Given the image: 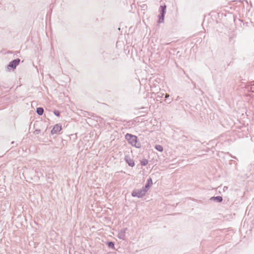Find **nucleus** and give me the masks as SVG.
I'll use <instances>...</instances> for the list:
<instances>
[{"instance_id": "obj_25", "label": "nucleus", "mask_w": 254, "mask_h": 254, "mask_svg": "<svg viewBox=\"0 0 254 254\" xmlns=\"http://www.w3.org/2000/svg\"><path fill=\"white\" fill-rule=\"evenodd\" d=\"M161 94H162L161 93ZM161 97L164 99V96H162V95H161Z\"/></svg>"}, {"instance_id": "obj_17", "label": "nucleus", "mask_w": 254, "mask_h": 254, "mask_svg": "<svg viewBox=\"0 0 254 254\" xmlns=\"http://www.w3.org/2000/svg\"><path fill=\"white\" fill-rule=\"evenodd\" d=\"M83 114L84 117H85L86 115L92 116L93 115L92 113H90L87 111H84V112Z\"/></svg>"}, {"instance_id": "obj_23", "label": "nucleus", "mask_w": 254, "mask_h": 254, "mask_svg": "<svg viewBox=\"0 0 254 254\" xmlns=\"http://www.w3.org/2000/svg\"><path fill=\"white\" fill-rule=\"evenodd\" d=\"M233 63V61H231L229 63L227 64V66L231 65Z\"/></svg>"}, {"instance_id": "obj_20", "label": "nucleus", "mask_w": 254, "mask_h": 254, "mask_svg": "<svg viewBox=\"0 0 254 254\" xmlns=\"http://www.w3.org/2000/svg\"><path fill=\"white\" fill-rule=\"evenodd\" d=\"M136 122V121L135 120H133V121H129L127 122L128 123H131V125H134L135 124V123Z\"/></svg>"}, {"instance_id": "obj_3", "label": "nucleus", "mask_w": 254, "mask_h": 254, "mask_svg": "<svg viewBox=\"0 0 254 254\" xmlns=\"http://www.w3.org/2000/svg\"><path fill=\"white\" fill-rule=\"evenodd\" d=\"M20 63V59H15L10 61L6 66L7 70L8 71H14Z\"/></svg>"}, {"instance_id": "obj_13", "label": "nucleus", "mask_w": 254, "mask_h": 254, "mask_svg": "<svg viewBox=\"0 0 254 254\" xmlns=\"http://www.w3.org/2000/svg\"><path fill=\"white\" fill-rule=\"evenodd\" d=\"M154 148L159 152H162L164 150L163 147L160 144H156L154 146Z\"/></svg>"}, {"instance_id": "obj_28", "label": "nucleus", "mask_w": 254, "mask_h": 254, "mask_svg": "<svg viewBox=\"0 0 254 254\" xmlns=\"http://www.w3.org/2000/svg\"><path fill=\"white\" fill-rule=\"evenodd\" d=\"M245 23H246V25H247L248 23V22H246Z\"/></svg>"}, {"instance_id": "obj_4", "label": "nucleus", "mask_w": 254, "mask_h": 254, "mask_svg": "<svg viewBox=\"0 0 254 254\" xmlns=\"http://www.w3.org/2000/svg\"><path fill=\"white\" fill-rule=\"evenodd\" d=\"M146 193L142 188L140 189H134L132 191L131 195L134 197H136L138 198H141L145 196Z\"/></svg>"}, {"instance_id": "obj_9", "label": "nucleus", "mask_w": 254, "mask_h": 254, "mask_svg": "<svg viewBox=\"0 0 254 254\" xmlns=\"http://www.w3.org/2000/svg\"><path fill=\"white\" fill-rule=\"evenodd\" d=\"M209 200L220 203L223 201V197L221 196H212L209 198Z\"/></svg>"}, {"instance_id": "obj_6", "label": "nucleus", "mask_w": 254, "mask_h": 254, "mask_svg": "<svg viewBox=\"0 0 254 254\" xmlns=\"http://www.w3.org/2000/svg\"><path fill=\"white\" fill-rule=\"evenodd\" d=\"M126 163L130 167H133L135 166L134 160L129 157L128 154H126L124 158Z\"/></svg>"}, {"instance_id": "obj_22", "label": "nucleus", "mask_w": 254, "mask_h": 254, "mask_svg": "<svg viewBox=\"0 0 254 254\" xmlns=\"http://www.w3.org/2000/svg\"><path fill=\"white\" fill-rule=\"evenodd\" d=\"M122 230H124V232L126 233V231L128 230V228L127 227L124 228L123 229H121Z\"/></svg>"}, {"instance_id": "obj_24", "label": "nucleus", "mask_w": 254, "mask_h": 254, "mask_svg": "<svg viewBox=\"0 0 254 254\" xmlns=\"http://www.w3.org/2000/svg\"><path fill=\"white\" fill-rule=\"evenodd\" d=\"M181 99H182V98H181V97H179V96H178V97L177 98V99H176V101H179V100H180Z\"/></svg>"}, {"instance_id": "obj_11", "label": "nucleus", "mask_w": 254, "mask_h": 254, "mask_svg": "<svg viewBox=\"0 0 254 254\" xmlns=\"http://www.w3.org/2000/svg\"><path fill=\"white\" fill-rule=\"evenodd\" d=\"M118 237L123 240H125L126 233L124 232V230H120L118 234Z\"/></svg>"}, {"instance_id": "obj_10", "label": "nucleus", "mask_w": 254, "mask_h": 254, "mask_svg": "<svg viewBox=\"0 0 254 254\" xmlns=\"http://www.w3.org/2000/svg\"><path fill=\"white\" fill-rule=\"evenodd\" d=\"M105 243L109 248L112 249L114 250H116L114 242L108 240L105 242Z\"/></svg>"}, {"instance_id": "obj_27", "label": "nucleus", "mask_w": 254, "mask_h": 254, "mask_svg": "<svg viewBox=\"0 0 254 254\" xmlns=\"http://www.w3.org/2000/svg\"><path fill=\"white\" fill-rule=\"evenodd\" d=\"M238 20H239V21H241V19H238ZM242 22H243V21H242Z\"/></svg>"}, {"instance_id": "obj_15", "label": "nucleus", "mask_w": 254, "mask_h": 254, "mask_svg": "<svg viewBox=\"0 0 254 254\" xmlns=\"http://www.w3.org/2000/svg\"><path fill=\"white\" fill-rule=\"evenodd\" d=\"M235 37L236 35L234 34H232V35L229 37V42L230 43H232V44H234L235 43V40H234V38Z\"/></svg>"}, {"instance_id": "obj_19", "label": "nucleus", "mask_w": 254, "mask_h": 254, "mask_svg": "<svg viewBox=\"0 0 254 254\" xmlns=\"http://www.w3.org/2000/svg\"><path fill=\"white\" fill-rule=\"evenodd\" d=\"M172 101V99L171 98H170V97L169 98V99H166L165 100L166 103L167 104H170Z\"/></svg>"}, {"instance_id": "obj_12", "label": "nucleus", "mask_w": 254, "mask_h": 254, "mask_svg": "<svg viewBox=\"0 0 254 254\" xmlns=\"http://www.w3.org/2000/svg\"><path fill=\"white\" fill-rule=\"evenodd\" d=\"M36 112L39 116H42L44 113V110L43 107H37Z\"/></svg>"}, {"instance_id": "obj_14", "label": "nucleus", "mask_w": 254, "mask_h": 254, "mask_svg": "<svg viewBox=\"0 0 254 254\" xmlns=\"http://www.w3.org/2000/svg\"><path fill=\"white\" fill-rule=\"evenodd\" d=\"M148 163V160L145 158H143L140 160V164L142 166H146Z\"/></svg>"}, {"instance_id": "obj_5", "label": "nucleus", "mask_w": 254, "mask_h": 254, "mask_svg": "<svg viewBox=\"0 0 254 254\" xmlns=\"http://www.w3.org/2000/svg\"><path fill=\"white\" fill-rule=\"evenodd\" d=\"M62 129V126L60 123L55 125L51 130V135L58 134Z\"/></svg>"}, {"instance_id": "obj_2", "label": "nucleus", "mask_w": 254, "mask_h": 254, "mask_svg": "<svg viewBox=\"0 0 254 254\" xmlns=\"http://www.w3.org/2000/svg\"><path fill=\"white\" fill-rule=\"evenodd\" d=\"M167 6L165 4L161 5L159 7V14L158 15L157 22L159 24L163 23L164 21V17L166 13Z\"/></svg>"}, {"instance_id": "obj_7", "label": "nucleus", "mask_w": 254, "mask_h": 254, "mask_svg": "<svg viewBox=\"0 0 254 254\" xmlns=\"http://www.w3.org/2000/svg\"><path fill=\"white\" fill-rule=\"evenodd\" d=\"M152 185L153 182L152 178L151 177H149L147 179L145 185L142 187V189H143V190H145L146 192H147L148 190L150 189Z\"/></svg>"}, {"instance_id": "obj_1", "label": "nucleus", "mask_w": 254, "mask_h": 254, "mask_svg": "<svg viewBox=\"0 0 254 254\" xmlns=\"http://www.w3.org/2000/svg\"><path fill=\"white\" fill-rule=\"evenodd\" d=\"M125 138L131 146L136 148H140L141 147V143L136 135L127 133L125 135Z\"/></svg>"}, {"instance_id": "obj_26", "label": "nucleus", "mask_w": 254, "mask_h": 254, "mask_svg": "<svg viewBox=\"0 0 254 254\" xmlns=\"http://www.w3.org/2000/svg\"><path fill=\"white\" fill-rule=\"evenodd\" d=\"M233 18H234V21H236V19H235V16H233Z\"/></svg>"}, {"instance_id": "obj_16", "label": "nucleus", "mask_w": 254, "mask_h": 254, "mask_svg": "<svg viewBox=\"0 0 254 254\" xmlns=\"http://www.w3.org/2000/svg\"><path fill=\"white\" fill-rule=\"evenodd\" d=\"M53 113L56 116L59 117L60 116L61 112L58 110H54Z\"/></svg>"}, {"instance_id": "obj_18", "label": "nucleus", "mask_w": 254, "mask_h": 254, "mask_svg": "<svg viewBox=\"0 0 254 254\" xmlns=\"http://www.w3.org/2000/svg\"><path fill=\"white\" fill-rule=\"evenodd\" d=\"M162 96H164V100H165L166 99H169V98L170 97V95L167 93H165V94L162 93Z\"/></svg>"}, {"instance_id": "obj_8", "label": "nucleus", "mask_w": 254, "mask_h": 254, "mask_svg": "<svg viewBox=\"0 0 254 254\" xmlns=\"http://www.w3.org/2000/svg\"><path fill=\"white\" fill-rule=\"evenodd\" d=\"M42 123V121H36L34 124V128H35L33 133L35 134H38L41 132V129L39 128V125Z\"/></svg>"}, {"instance_id": "obj_21", "label": "nucleus", "mask_w": 254, "mask_h": 254, "mask_svg": "<svg viewBox=\"0 0 254 254\" xmlns=\"http://www.w3.org/2000/svg\"><path fill=\"white\" fill-rule=\"evenodd\" d=\"M141 7L143 8V10H145L147 8V6L146 4H143L141 6Z\"/></svg>"}]
</instances>
